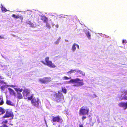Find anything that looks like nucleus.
<instances>
[{
  "label": "nucleus",
  "mask_w": 127,
  "mask_h": 127,
  "mask_svg": "<svg viewBox=\"0 0 127 127\" xmlns=\"http://www.w3.org/2000/svg\"><path fill=\"white\" fill-rule=\"evenodd\" d=\"M8 89L11 94L13 95L14 94V91L13 90L10 88H8Z\"/></svg>",
  "instance_id": "nucleus-20"
},
{
  "label": "nucleus",
  "mask_w": 127,
  "mask_h": 127,
  "mask_svg": "<svg viewBox=\"0 0 127 127\" xmlns=\"http://www.w3.org/2000/svg\"><path fill=\"white\" fill-rule=\"evenodd\" d=\"M70 79H71V77H68L66 76H64L63 77V79L65 80H67Z\"/></svg>",
  "instance_id": "nucleus-28"
},
{
  "label": "nucleus",
  "mask_w": 127,
  "mask_h": 127,
  "mask_svg": "<svg viewBox=\"0 0 127 127\" xmlns=\"http://www.w3.org/2000/svg\"><path fill=\"white\" fill-rule=\"evenodd\" d=\"M63 121V120L60 117L58 116L53 117L52 122V123L53 122H56L58 123H62Z\"/></svg>",
  "instance_id": "nucleus-7"
},
{
  "label": "nucleus",
  "mask_w": 127,
  "mask_h": 127,
  "mask_svg": "<svg viewBox=\"0 0 127 127\" xmlns=\"http://www.w3.org/2000/svg\"><path fill=\"white\" fill-rule=\"evenodd\" d=\"M12 16L15 18H19V16L16 15L15 14H13Z\"/></svg>",
  "instance_id": "nucleus-29"
},
{
  "label": "nucleus",
  "mask_w": 127,
  "mask_h": 127,
  "mask_svg": "<svg viewBox=\"0 0 127 127\" xmlns=\"http://www.w3.org/2000/svg\"><path fill=\"white\" fill-rule=\"evenodd\" d=\"M31 102L33 105L36 107H38L40 103V101L38 98H34L32 100Z\"/></svg>",
  "instance_id": "nucleus-6"
},
{
  "label": "nucleus",
  "mask_w": 127,
  "mask_h": 127,
  "mask_svg": "<svg viewBox=\"0 0 127 127\" xmlns=\"http://www.w3.org/2000/svg\"><path fill=\"white\" fill-rule=\"evenodd\" d=\"M55 26L57 28H58L59 27V25L58 24H57L55 25Z\"/></svg>",
  "instance_id": "nucleus-39"
},
{
  "label": "nucleus",
  "mask_w": 127,
  "mask_h": 127,
  "mask_svg": "<svg viewBox=\"0 0 127 127\" xmlns=\"http://www.w3.org/2000/svg\"><path fill=\"white\" fill-rule=\"evenodd\" d=\"M46 27L47 28V29H50L51 28V26L50 24V23L52 27H53L55 25V24L54 23L51 19H50L48 22H46Z\"/></svg>",
  "instance_id": "nucleus-8"
},
{
  "label": "nucleus",
  "mask_w": 127,
  "mask_h": 127,
  "mask_svg": "<svg viewBox=\"0 0 127 127\" xmlns=\"http://www.w3.org/2000/svg\"><path fill=\"white\" fill-rule=\"evenodd\" d=\"M4 103L3 101L2 97L1 96H0V105H2Z\"/></svg>",
  "instance_id": "nucleus-19"
},
{
  "label": "nucleus",
  "mask_w": 127,
  "mask_h": 127,
  "mask_svg": "<svg viewBox=\"0 0 127 127\" xmlns=\"http://www.w3.org/2000/svg\"><path fill=\"white\" fill-rule=\"evenodd\" d=\"M4 35L3 34H2L1 35H0V39H2L4 40L6 39L7 38V37H4Z\"/></svg>",
  "instance_id": "nucleus-24"
},
{
  "label": "nucleus",
  "mask_w": 127,
  "mask_h": 127,
  "mask_svg": "<svg viewBox=\"0 0 127 127\" xmlns=\"http://www.w3.org/2000/svg\"><path fill=\"white\" fill-rule=\"evenodd\" d=\"M122 99L127 100V96H124V97H122Z\"/></svg>",
  "instance_id": "nucleus-33"
},
{
  "label": "nucleus",
  "mask_w": 127,
  "mask_h": 127,
  "mask_svg": "<svg viewBox=\"0 0 127 127\" xmlns=\"http://www.w3.org/2000/svg\"><path fill=\"white\" fill-rule=\"evenodd\" d=\"M41 62L42 63H43V64H46V63H45L43 61H41Z\"/></svg>",
  "instance_id": "nucleus-43"
},
{
  "label": "nucleus",
  "mask_w": 127,
  "mask_h": 127,
  "mask_svg": "<svg viewBox=\"0 0 127 127\" xmlns=\"http://www.w3.org/2000/svg\"><path fill=\"white\" fill-rule=\"evenodd\" d=\"M11 34L12 35V36H14V37H15V35H14V34Z\"/></svg>",
  "instance_id": "nucleus-45"
},
{
  "label": "nucleus",
  "mask_w": 127,
  "mask_h": 127,
  "mask_svg": "<svg viewBox=\"0 0 127 127\" xmlns=\"http://www.w3.org/2000/svg\"><path fill=\"white\" fill-rule=\"evenodd\" d=\"M9 87H14V86L13 85H9Z\"/></svg>",
  "instance_id": "nucleus-37"
},
{
  "label": "nucleus",
  "mask_w": 127,
  "mask_h": 127,
  "mask_svg": "<svg viewBox=\"0 0 127 127\" xmlns=\"http://www.w3.org/2000/svg\"><path fill=\"white\" fill-rule=\"evenodd\" d=\"M0 127H8V126H7L6 124H3V125Z\"/></svg>",
  "instance_id": "nucleus-31"
},
{
  "label": "nucleus",
  "mask_w": 127,
  "mask_h": 127,
  "mask_svg": "<svg viewBox=\"0 0 127 127\" xmlns=\"http://www.w3.org/2000/svg\"><path fill=\"white\" fill-rule=\"evenodd\" d=\"M15 90L17 92V93H19V92H21L23 91V89L18 88H14Z\"/></svg>",
  "instance_id": "nucleus-15"
},
{
  "label": "nucleus",
  "mask_w": 127,
  "mask_h": 127,
  "mask_svg": "<svg viewBox=\"0 0 127 127\" xmlns=\"http://www.w3.org/2000/svg\"><path fill=\"white\" fill-rule=\"evenodd\" d=\"M30 92V91L29 89H24L23 92V95L24 96V98L26 99L27 98L29 100H31L32 98V95H31L29 97Z\"/></svg>",
  "instance_id": "nucleus-3"
},
{
  "label": "nucleus",
  "mask_w": 127,
  "mask_h": 127,
  "mask_svg": "<svg viewBox=\"0 0 127 127\" xmlns=\"http://www.w3.org/2000/svg\"><path fill=\"white\" fill-rule=\"evenodd\" d=\"M79 127H83V125L81 124H80L79 125Z\"/></svg>",
  "instance_id": "nucleus-40"
},
{
  "label": "nucleus",
  "mask_w": 127,
  "mask_h": 127,
  "mask_svg": "<svg viewBox=\"0 0 127 127\" xmlns=\"http://www.w3.org/2000/svg\"><path fill=\"white\" fill-rule=\"evenodd\" d=\"M18 93V95H17L18 98L19 99H21L23 97L22 95L19 93Z\"/></svg>",
  "instance_id": "nucleus-21"
},
{
  "label": "nucleus",
  "mask_w": 127,
  "mask_h": 127,
  "mask_svg": "<svg viewBox=\"0 0 127 127\" xmlns=\"http://www.w3.org/2000/svg\"><path fill=\"white\" fill-rule=\"evenodd\" d=\"M122 95H127V90H125L123 92Z\"/></svg>",
  "instance_id": "nucleus-27"
},
{
  "label": "nucleus",
  "mask_w": 127,
  "mask_h": 127,
  "mask_svg": "<svg viewBox=\"0 0 127 127\" xmlns=\"http://www.w3.org/2000/svg\"><path fill=\"white\" fill-rule=\"evenodd\" d=\"M1 9L2 11H7L5 7L2 6L1 4Z\"/></svg>",
  "instance_id": "nucleus-25"
},
{
  "label": "nucleus",
  "mask_w": 127,
  "mask_h": 127,
  "mask_svg": "<svg viewBox=\"0 0 127 127\" xmlns=\"http://www.w3.org/2000/svg\"><path fill=\"white\" fill-rule=\"evenodd\" d=\"M49 57H46L45 59V61L46 62V65L50 67L55 68L56 67V65L53 64L51 61L49 60Z\"/></svg>",
  "instance_id": "nucleus-5"
},
{
  "label": "nucleus",
  "mask_w": 127,
  "mask_h": 127,
  "mask_svg": "<svg viewBox=\"0 0 127 127\" xmlns=\"http://www.w3.org/2000/svg\"><path fill=\"white\" fill-rule=\"evenodd\" d=\"M3 87H4L5 88H7L9 87V85H7L6 84H5L4 85H3Z\"/></svg>",
  "instance_id": "nucleus-35"
},
{
  "label": "nucleus",
  "mask_w": 127,
  "mask_h": 127,
  "mask_svg": "<svg viewBox=\"0 0 127 127\" xmlns=\"http://www.w3.org/2000/svg\"><path fill=\"white\" fill-rule=\"evenodd\" d=\"M51 80V78H50L45 77L42 79H40L39 81L42 83H45L50 82Z\"/></svg>",
  "instance_id": "nucleus-9"
},
{
  "label": "nucleus",
  "mask_w": 127,
  "mask_h": 127,
  "mask_svg": "<svg viewBox=\"0 0 127 127\" xmlns=\"http://www.w3.org/2000/svg\"><path fill=\"white\" fill-rule=\"evenodd\" d=\"M76 47H77L78 49H79V45L76 43H74L72 45L71 50L73 52H74L76 49Z\"/></svg>",
  "instance_id": "nucleus-12"
},
{
  "label": "nucleus",
  "mask_w": 127,
  "mask_h": 127,
  "mask_svg": "<svg viewBox=\"0 0 127 127\" xmlns=\"http://www.w3.org/2000/svg\"><path fill=\"white\" fill-rule=\"evenodd\" d=\"M13 113L10 111H7L6 112L5 115L3 116V118H8L13 117Z\"/></svg>",
  "instance_id": "nucleus-10"
},
{
  "label": "nucleus",
  "mask_w": 127,
  "mask_h": 127,
  "mask_svg": "<svg viewBox=\"0 0 127 127\" xmlns=\"http://www.w3.org/2000/svg\"><path fill=\"white\" fill-rule=\"evenodd\" d=\"M84 32H85V33L86 34V35L87 37L89 39H91V34L88 30H84Z\"/></svg>",
  "instance_id": "nucleus-13"
},
{
  "label": "nucleus",
  "mask_w": 127,
  "mask_h": 127,
  "mask_svg": "<svg viewBox=\"0 0 127 127\" xmlns=\"http://www.w3.org/2000/svg\"><path fill=\"white\" fill-rule=\"evenodd\" d=\"M66 83L68 84L72 83L73 84V86L76 87L80 86L84 84L83 80L82 79L80 80L78 78L71 79L70 81H67Z\"/></svg>",
  "instance_id": "nucleus-2"
},
{
  "label": "nucleus",
  "mask_w": 127,
  "mask_h": 127,
  "mask_svg": "<svg viewBox=\"0 0 127 127\" xmlns=\"http://www.w3.org/2000/svg\"><path fill=\"white\" fill-rule=\"evenodd\" d=\"M5 118H3V117L2 118V124H6L7 123L8 121L7 120L5 119Z\"/></svg>",
  "instance_id": "nucleus-16"
},
{
  "label": "nucleus",
  "mask_w": 127,
  "mask_h": 127,
  "mask_svg": "<svg viewBox=\"0 0 127 127\" xmlns=\"http://www.w3.org/2000/svg\"><path fill=\"white\" fill-rule=\"evenodd\" d=\"M94 95H95V97H97V96L95 94Z\"/></svg>",
  "instance_id": "nucleus-46"
},
{
  "label": "nucleus",
  "mask_w": 127,
  "mask_h": 127,
  "mask_svg": "<svg viewBox=\"0 0 127 127\" xmlns=\"http://www.w3.org/2000/svg\"><path fill=\"white\" fill-rule=\"evenodd\" d=\"M77 72H78L80 74H82V75L83 76H85V73L84 72H83L81 70H80L78 69H77Z\"/></svg>",
  "instance_id": "nucleus-17"
},
{
  "label": "nucleus",
  "mask_w": 127,
  "mask_h": 127,
  "mask_svg": "<svg viewBox=\"0 0 127 127\" xmlns=\"http://www.w3.org/2000/svg\"><path fill=\"white\" fill-rule=\"evenodd\" d=\"M91 120H90V122H91Z\"/></svg>",
  "instance_id": "nucleus-48"
},
{
  "label": "nucleus",
  "mask_w": 127,
  "mask_h": 127,
  "mask_svg": "<svg viewBox=\"0 0 127 127\" xmlns=\"http://www.w3.org/2000/svg\"><path fill=\"white\" fill-rule=\"evenodd\" d=\"M0 83L4 84H6L7 83H6L4 82L3 80H1L0 79Z\"/></svg>",
  "instance_id": "nucleus-30"
},
{
  "label": "nucleus",
  "mask_w": 127,
  "mask_h": 127,
  "mask_svg": "<svg viewBox=\"0 0 127 127\" xmlns=\"http://www.w3.org/2000/svg\"><path fill=\"white\" fill-rule=\"evenodd\" d=\"M41 19L43 20L45 23L46 22L47 20V18L44 16L42 17Z\"/></svg>",
  "instance_id": "nucleus-18"
},
{
  "label": "nucleus",
  "mask_w": 127,
  "mask_h": 127,
  "mask_svg": "<svg viewBox=\"0 0 127 127\" xmlns=\"http://www.w3.org/2000/svg\"><path fill=\"white\" fill-rule=\"evenodd\" d=\"M86 118V116H83L82 117V119L83 120L84 119Z\"/></svg>",
  "instance_id": "nucleus-36"
},
{
  "label": "nucleus",
  "mask_w": 127,
  "mask_h": 127,
  "mask_svg": "<svg viewBox=\"0 0 127 127\" xmlns=\"http://www.w3.org/2000/svg\"><path fill=\"white\" fill-rule=\"evenodd\" d=\"M118 106L123 108L124 109H126L127 108V102H121L119 103Z\"/></svg>",
  "instance_id": "nucleus-11"
},
{
  "label": "nucleus",
  "mask_w": 127,
  "mask_h": 127,
  "mask_svg": "<svg viewBox=\"0 0 127 127\" xmlns=\"http://www.w3.org/2000/svg\"><path fill=\"white\" fill-rule=\"evenodd\" d=\"M61 37H59L57 39L56 41L55 42V43L56 44H58L60 42V40L61 39Z\"/></svg>",
  "instance_id": "nucleus-22"
},
{
  "label": "nucleus",
  "mask_w": 127,
  "mask_h": 127,
  "mask_svg": "<svg viewBox=\"0 0 127 127\" xmlns=\"http://www.w3.org/2000/svg\"><path fill=\"white\" fill-rule=\"evenodd\" d=\"M62 92L65 93H66V90L65 87L62 88V91H59L58 93H55L53 94V95L55 97V100L56 101L59 102L64 100V97L62 94Z\"/></svg>",
  "instance_id": "nucleus-1"
},
{
  "label": "nucleus",
  "mask_w": 127,
  "mask_h": 127,
  "mask_svg": "<svg viewBox=\"0 0 127 127\" xmlns=\"http://www.w3.org/2000/svg\"><path fill=\"white\" fill-rule=\"evenodd\" d=\"M93 124L92 125H91L92 126H93Z\"/></svg>",
  "instance_id": "nucleus-47"
},
{
  "label": "nucleus",
  "mask_w": 127,
  "mask_h": 127,
  "mask_svg": "<svg viewBox=\"0 0 127 127\" xmlns=\"http://www.w3.org/2000/svg\"><path fill=\"white\" fill-rule=\"evenodd\" d=\"M0 88L1 89H2L3 90L4 89L5 87H3V85H2V86H1Z\"/></svg>",
  "instance_id": "nucleus-38"
},
{
  "label": "nucleus",
  "mask_w": 127,
  "mask_h": 127,
  "mask_svg": "<svg viewBox=\"0 0 127 127\" xmlns=\"http://www.w3.org/2000/svg\"><path fill=\"white\" fill-rule=\"evenodd\" d=\"M5 111L3 109L0 107V112H1V114H2L5 113Z\"/></svg>",
  "instance_id": "nucleus-26"
},
{
  "label": "nucleus",
  "mask_w": 127,
  "mask_h": 127,
  "mask_svg": "<svg viewBox=\"0 0 127 127\" xmlns=\"http://www.w3.org/2000/svg\"><path fill=\"white\" fill-rule=\"evenodd\" d=\"M100 35L103 37H106V35L105 34H102V33H100Z\"/></svg>",
  "instance_id": "nucleus-34"
},
{
  "label": "nucleus",
  "mask_w": 127,
  "mask_h": 127,
  "mask_svg": "<svg viewBox=\"0 0 127 127\" xmlns=\"http://www.w3.org/2000/svg\"><path fill=\"white\" fill-rule=\"evenodd\" d=\"M126 41V40H123L122 41L123 43H125Z\"/></svg>",
  "instance_id": "nucleus-41"
},
{
  "label": "nucleus",
  "mask_w": 127,
  "mask_h": 127,
  "mask_svg": "<svg viewBox=\"0 0 127 127\" xmlns=\"http://www.w3.org/2000/svg\"><path fill=\"white\" fill-rule=\"evenodd\" d=\"M59 18H61V17H63V18H64L65 17H64V15H59Z\"/></svg>",
  "instance_id": "nucleus-32"
},
{
  "label": "nucleus",
  "mask_w": 127,
  "mask_h": 127,
  "mask_svg": "<svg viewBox=\"0 0 127 127\" xmlns=\"http://www.w3.org/2000/svg\"><path fill=\"white\" fill-rule=\"evenodd\" d=\"M77 69H75L74 70L71 69L70 71H68V73H73L74 71L77 72Z\"/></svg>",
  "instance_id": "nucleus-23"
},
{
  "label": "nucleus",
  "mask_w": 127,
  "mask_h": 127,
  "mask_svg": "<svg viewBox=\"0 0 127 127\" xmlns=\"http://www.w3.org/2000/svg\"><path fill=\"white\" fill-rule=\"evenodd\" d=\"M89 111V109L87 107L83 106L80 110V114L82 115L87 114Z\"/></svg>",
  "instance_id": "nucleus-4"
},
{
  "label": "nucleus",
  "mask_w": 127,
  "mask_h": 127,
  "mask_svg": "<svg viewBox=\"0 0 127 127\" xmlns=\"http://www.w3.org/2000/svg\"><path fill=\"white\" fill-rule=\"evenodd\" d=\"M65 41H66V42H68V40H66V39H65Z\"/></svg>",
  "instance_id": "nucleus-44"
},
{
  "label": "nucleus",
  "mask_w": 127,
  "mask_h": 127,
  "mask_svg": "<svg viewBox=\"0 0 127 127\" xmlns=\"http://www.w3.org/2000/svg\"><path fill=\"white\" fill-rule=\"evenodd\" d=\"M0 79H3L4 78L2 76L0 75Z\"/></svg>",
  "instance_id": "nucleus-42"
},
{
  "label": "nucleus",
  "mask_w": 127,
  "mask_h": 127,
  "mask_svg": "<svg viewBox=\"0 0 127 127\" xmlns=\"http://www.w3.org/2000/svg\"><path fill=\"white\" fill-rule=\"evenodd\" d=\"M6 103L7 104L11 106H14L15 105V104L12 102L7 99Z\"/></svg>",
  "instance_id": "nucleus-14"
}]
</instances>
